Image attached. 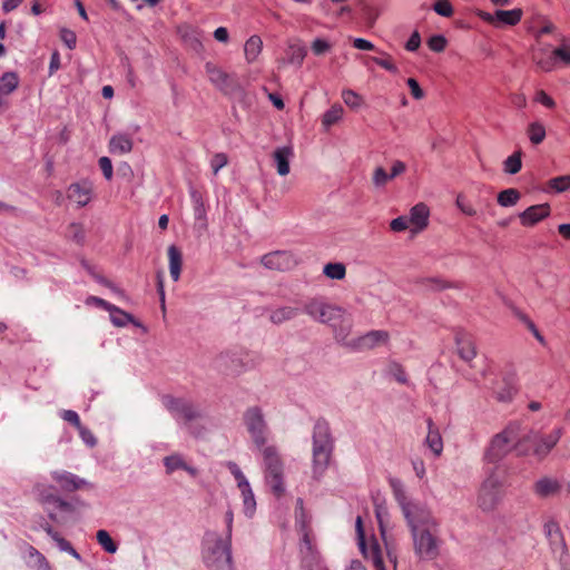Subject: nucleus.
<instances>
[{"mask_svg":"<svg viewBox=\"0 0 570 570\" xmlns=\"http://www.w3.org/2000/svg\"><path fill=\"white\" fill-rule=\"evenodd\" d=\"M391 485L410 529L414 554L422 561L435 560L442 546L439 522L424 504L407 498L399 480H392Z\"/></svg>","mask_w":570,"mask_h":570,"instance_id":"1","label":"nucleus"},{"mask_svg":"<svg viewBox=\"0 0 570 570\" xmlns=\"http://www.w3.org/2000/svg\"><path fill=\"white\" fill-rule=\"evenodd\" d=\"M312 470L313 476L320 479L330 465L335 440L330 423L318 417L313 428Z\"/></svg>","mask_w":570,"mask_h":570,"instance_id":"2","label":"nucleus"},{"mask_svg":"<svg viewBox=\"0 0 570 570\" xmlns=\"http://www.w3.org/2000/svg\"><path fill=\"white\" fill-rule=\"evenodd\" d=\"M203 560L210 570H233L230 540L217 532H206L203 540Z\"/></svg>","mask_w":570,"mask_h":570,"instance_id":"3","label":"nucleus"},{"mask_svg":"<svg viewBox=\"0 0 570 570\" xmlns=\"http://www.w3.org/2000/svg\"><path fill=\"white\" fill-rule=\"evenodd\" d=\"M503 495V481L497 470L492 469L480 484L476 505L485 513L493 512L501 504Z\"/></svg>","mask_w":570,"mask_h":570,"instance_id":"4","label":"nucleus"},{"mask_svg":"<svg viewBox=\"0 0 570 570\" xmlns=\"http://www.w3.org/2000/svg\"><path fill=\"white\" fill-rule=\"evenodd\" d=\"M562 434L563 430L561 428L554 429L550 434L542 438L531 430L520 438L517 444H514V450L518 452V455L525 456L530 454L528 444H533V454L542 459L557 445Z\"/></svg>","mask_w":570,"mask_h":570,"instance_id":"5","label":"nucleus"},{"mask_svg":"<svg viewBox=\"0 0 570 570\" xmlns=\"http://www.w3.org/2000/svg\"><path fill=\"white\" fill-rule=\"evenodd\" d=\"M264 466L265 480L276 497H281L285 492L283 474L284 464L278 454L276 446L268 445L261 448Z\"/></svg>","mask_w":570,"mask_h":570,"instance_id":"6","label":"nucleus"},{"mask_svg":"<svg viewBox=\"0 0 570 570\" xmlns=\"http://www.w3.org/2000/svg\"><path fill=\"white\" fill-rule=\"evenodd\" d=\"M520 432L519 423H510L502 432L494 435L490 446L485 451L484 458L491 463L502 460L510 451L511 443L518 442Z\"/></svg>","mask_w":570,"mask_h":570,"instance_id":"7","label":"nucleus"},{"mask_svg":"<svg viewBox=\"0 0 570 570\" xmlns=\"http://www.w3.org/2000/svg\"><path fill=\"white\" fill-rule=\"evenodd\" d=\"M303 311L314 321L328 325H333V322L345 315L342 307L328 303L324 297L308 299L304 304Z\"/></svg>","mask_w":570,"mask_h":570,"instance_id":"8","label":"nucleus"},{"mask_svg":"<svg viewBox=\"0 0 570 570\" xmlns=\"http://www.w3.org/2000/svg\"><path fill=\"white\" fill-rule=\"evenodd\" d=\"M244 422L254 444L259 449L265 446L268 429L262 410L258 406L247 409Z\"/></svg>","mask_w":570,"mask_h":570,"instance_id":"9","label":"nucleus"},{"mask_svg":"<svg viewBox=\"0 0 570 570\" xmlns=\"http://www.w3.org/2000/svg\"><path fill=\"white\" fill-rule=\"evenodd\" d=\"M163 401L165 407L173 414V416L176 419H183L186 424L203 416L202 412L187 400L167 395Z\"/></svg>","mask_w":570,"mask_h":570,"instance_id":"10","label":"nucleus"},{"mask_svg":"<svg viewBox=\"0 0 570 570\" xmlns=\"http://www.w3.org/2000/svg\"><path fill=\"white\" fill-rule=\"evenodd\" d=\"M389 340L390 334L386 331H370L357 338H352L351 343H348V348L354 351H367L375 348L379 345L386 344Z\"/></svg>","mask_w":570,"mask_h":570,"instance_id":"11","label":"nucleus"},{"mask_svg":"<svg viewBox=\"0 0 570 570\" xmlns=\"http://www.w3.org/2000/svg\"><path fill=\"white\" fill-rule=\"evenodd\" d=\"M261 263L272 271H288L296 265L294 255L288 250H275L264 255Z\"/></svg>","mask_w":570,"mask_h":570,"instance_id":"12","label":"nucleus"},{"mask_svg":"<svg viewBox=\"0 0 570 570\" xmlns=\"http://www.w3.org/2000/svg\"><path fill=\"white\" fill-rule=\"evenodd\" d=\"M479 17L495 27L515 26L522 17L521 9L497 10L494 14L480 11Z\"/></svg>","mask_w":570,"mask_h":570,"instance_id":"13","label":"nucleus"},{"mask_svg":"<svg viewBox=\"0 0 570 570\" xmlns=\"http://www.w3.org/2000/svg\"><path fill=\"white\" fill-rule=\"evenodd\" d=\"M51 476L59 484L60 489L66 492H73L83 488H92L91 483L68 471H55L51 473Z\"/></svg>","mask_w":570,"mask_h":570,"instance_id":"14","label":"nucleus"},{"mask_svg":"<svg viewBox=\"0 0 570 570\" xmlns=\"http://www.w3.org/2000/svg\"><path fill=\"white\" fill-rule=\"evenodd\" d=\"M206 72L208 75L209 81L216 86L219 90L224 91V94H230L229 90L234 87L235 82L232 77L223 71L220 68L215 65L207 62Z\"/></svg>","mask_w":570,"mask_h":570,"instance_id":"15","label":"nucleus"},{"mask_svg":"<svg viewBox=\"0 0 570 570\" xmlns=\"http://www.w3.org/2000/svg\"><path fill=\"white\" fill-rule=\"evenodd\" d=\"M550 215L549 204H539L528 207L519 215L523 226H533Z\"/></svg>","mask_w":570,"mask_h":570,"instance_id":"16","label":"nucleus"},{"mask_svg":"<svg viewBox=\"0 0 570 570\" xmlns=\"http://www.w3.org/2000/svg\"><path fill=\"white\" fill-rule=\"evenodd\" d=\"M293 156L294 151L291 146L278 147L274 150L273 160L279 176H286L289 174V161Z\"/></svg>","mask_w":570,"mask_h":570,"instance_id":"17","label":"nucleus"},{"mask_svg":"<svg viewBox=\"0 0 570 570\" xmlns=\"http://www.w3.org/2000/svg\"><path fill=\"white\" fill-rule=\"evenodd\" d=\"M429 208L425 204L420 203L416 204L412 209L410 210L409 222L410 225H413V232L419 233L426 228L429 224Z\"/></svg>","mask_w":570,"mask_h":570,"instance_id":"18","label":"nucleus"},{"mask_svg":"<svg viewBox=\"0 0 570 570\" xmlns=\"http://www.w3.org/2000/svg\"><path fill=\"white\" fill-rule=\"evenodd\" d=\"M560 490L561 484L559 481L548 476L539 479L533 484V492L539 498H549L556 495L560 492Z\"/></svg>","mask_w":570,"mask_h":570,"instance_id":"19","label":"nucleus"},{"mask_svg":"<svg viewBox=\"0 0 570 570\" xmlns=\"http://www.w3.org/2000/svg\"><path fill=\"white\" fill-rule=\"evenodd\" d=\"M68 198L83 207L90 202L91 187L87 184H71L68 188Z\"/></svg>","mask_w":570,"mask_h":570,"instance_id":"20","label":"nucleus"},{"mask_svg":"<svg viewBox=\"0 0 570 570\" xmlns=\"http://www.w3.org/2000/svg\"><path fill=\"white\" fill-rule=\"evenodd\" d=\"M134 142L129 135L117 134L109 140V151L114 155H124L132 150Z\"/></svg>","mask_w":570,"mask_h":570,"instance_id":"21","label":"nucleus"},{"mask_svg":"<svg viewBox=\"0 0 570 570\" xmlns=\"http://www.w3.org/2000/svg\"><path fill=\"white\" fill-rule=\"evenodd\" d=\"M428 423V435L425 438V444L429 449L434 453V455L439 456L443 451V441L439 430L435 428L431 417L426 420Z\"/></svg>","mask_w":570,"mask_h":570,"instance_id":"22","label":"nucleus"},{"mask_svg":"<svg viewBox=\"0 0 570 570\" xmlns=\"http://www.w3.org/2000/svg\"><path fill=\"white\" fill-rule=\"evenodd\" d=\"M455 344L458 347V353L463 361L471 362L475 357V346L466 335L460 333L456 334Z\"/></svg>","mask_w":570,"mask_h":570,"instance_id":"23","label":"nucleus"},{"mask_svg":"<svg viewBox=\"0 0 570 570\" xmlns=\"http://www.w3.org/2000/svg\"><path fill=\"white\" fill-rule=\"evenodd\" d=\"M168 259H169V272L173 281L177 282L180 277L181 265H183V255L180 249L170 245L168 247Z\"/></svg>","mask_w":570,"mask_h":570,"instance_id":"24","label":"nucleus"},{"mask_svg":"<svg viewBox=\"0 0 570 570\" xmlns=\"http://www.w3.org/2000/svg\"><path fill=\"white\" fill-rule=\"evenodd\" d=\"M548 541L553 557L559 562L567 563L569 561V552L563 534L561 533L557 538L549 539Z\"/></svg>","mask_w":570,"mask_h":570,"instance_id":"25","label":"nucleus"},{"mask_svg":"<svg viewBox=\"0 0 570 570\" xmlns=\"http://www.w3.org/2000/svg\"><path fill=\"white\" fill-rule=\"evenodd\" d=\"M298 313L299 309L297 307L282 306L271 312L269 321L273 324L279 325L284 322L295 318L298 315Z\"/></svg>","mask_w":570,"mask_h":570,"instance_id":"26","label":"nucleus"},{"mask_svg":"<svg viewBox=\"0 0 570 570\" xmlns=\"http://www.w3.org/2000/svg\"><path fill=\"white\" fill-rule=\"evenodd\" d=\"M340 321V324L336 326V325H332L334 326V336H335V340L345 345L346 347H348V343H351L352 340L348 338L350 334H351V331H352V321L350 318H344V316L342 318L338 320Z\"/></svg>","mask_w":570,"mask_h":570,"instance_id":"27","label":"nucleus"},{"mask_svg":"<svg viewBox=\"0 0 570 570\" xmlns=\"http://www.w3.org/2000/svg\"><path fill=\"white\" fill-rule=\"evenodd\" d=\"M361 551L366 559L372 561L376 570H385L382 558V551L377 542L372 543L370 548H367L366 544L364 543V550Z\"/></svg>","mask_w":570,"mask_h":570,"instance_id":"28","label":"nucleus"},{"mask_svg":"<svg viewBox=\"0 0 570 570\" xmlns=\"http://www.w3.org/2000/svg\"><path fill=\"white\" fill-rule=\"evenodd\" d=\"M216 367L226 373H235L240 366V361L228 353H222L215 361Z\"/></svg>","mask_w":570,"mask_h":570,"instance_id":"29","label":"nucleus"},{"mask_svg":"<svg viewBox=\"0 0 570 570\" xmlns=\"http://www.w3.org/2000/svg\"><path fill=\"white\" fill-rule=\"evenodd\" d=\"M262 48H263V41H262L261 37H258V36L249 37V39L245 42V46H244V52H245L246 60L248 62L255 61L256 58L258 57V55L261 53Z\"/></svg>","mask_w":570,"mask_h":570,"instance_id":"30","label":"nucleus"},{"mask_svg":"<svg viewBox=\"0 0 570 570\" xmlns=\"http://www.w3.org/2000/svg\"><path fill=\"white\" fill-rule=\"evenodd\" d=\"M35 492L37 494V500L42 504H53L59 501V495L55 494L52 491V487H48L45 484H37L35 487Z\"/></svg>","mask_w":570,"mask_h":570,"instance_id":"31","label":"nucleus"},{"mask_svg":"<svg viewBox=\"0 0 570 570\" xmlns=\"http://www.w3.org/2000/svg\"><path fill=\"white\" fill-rule=\"evenodd\" d=\"M19 85V78L16 72H4L0 77V92L3 95H10L13 92Z\"/></svg>","mask_w":570,"mask_h":570,"instance_id":"32","label":"nucleus"},{"mask_svg":"<svg viewBox=\"0 0 570 570\" xmlns=\"http://www.w3.org/2000/svg\"><path fill=\"white\" fill-rule=\"evenodd\" d=\"M110 320L111 323L117 327H124L128 323H132L136 326H140L138 322L134 318V316L121 308L116 306V311L114 313H110Z\"/></svg>","mask_w":570,"mask_h":570,"instance_id":"33","label":"nucleus"},{"mask_svg":"<svg viewBox=\"0 0 570 570\" xmlns=\"http://www.w3.org/2000/svg\"><path fill=\"white\" fill-rule=\"evenodd\" d=\"M287 55H288L289 63L302 66V63L307 55V50L303 45H301L298 42L291 43L288 46Z\"/></svg>","mask_w":570,"mask_h":570,"instance_id":"34","label":"nucleus"},{"mask_svg":"<svg viewBox=\"0 0 570 570\" xmlns=\"http://www.w3.org/2000/svg\"><path fill=\"white\" fill-rule=\"evenodd\" d=\"M521 194L515 188H508L499 193L498 203L503 207L514 206L520 199Z\"/></svg>","mask_w":570,"mask_h":570,"instance_id":"35","label":"nucleus"},{"mask_svg":"<svg viewBox=\"0 0 570 570\" xmlns=\"http://www.w3.org/2000/svg\"><path fill=\"white\" fill-rule=\"evenodd\" d=\"M191 200L194 204V216L195 219L205 222L206 220V208L203 196L196 189L190 191Z\"/></svg>","mask_w":570,"mask_h":570,"instance_id":"36","label":"nucleus"},{"mask_svg":"<svg viewBox=\"0 0 570 570\" xmlns=\"http://www.w3.org/2000/svg\"><path fill=\"white\" fill-rule=\"evenodd\" d=\"M239 490L243 497L245 514L252 517L256 509V501L249 483L246 484V488L239 487Z\"/></svg>","mask_w":570,"mask_h":570,"instance_id":"37","label":"nucleus"},{"mask_svg":"<svg viewBox=\"0 0 570 570\" xmlns=\"http://www.w3.org/2000/svg\"><path fill=\"white\" fill-rule=\"evenodd\" d=\"M362 4V14L368 27H373L381 14V10L365 0H360Z\"/></svg>","mask_w":570,"mask_h":570,"instance_id":"38","label":"nucleus"},{"mask_svg":"<svg viewBox=\"0 0 570 570\" xmlns=\"http://www.w3.org/2000/svg\"><path fill=\"white\" fill-rule=\"evenodd\" d=\"M67 236L77 245L82 246L86 242L85 227L79 223H71L67 229Z\"/></svg>","mask_w":570,"mask_h":570,"instance_id":"39","label":"nucleus"},{"mask_svg":"<svg viewBox=\"0 0 570 570\" xmlns=\"http://www.w3.org/2000/svg\"><path fill=\"white\" fill-rule=\"evenodd\" d=\"M521 156H522V151L518 150L504 160L503 169L507 174L514 175L521 170V167H522Z\"/></svg>","mask_w":570,"mask_h":570,"instance_id":"40","label":"nucleus"},{"mask_svg":"<svg viewBox=\"0 0 570 570\" xmlns=\"http://www.w3.org/2000/svg\"><path fill=\"white\" fill-rule=\"evenodd\" d=\"M343 107L341 105L332 106L322 118V125L327 129L336 124L343 116Z\"/></svg>","mask_w":570,"mask_h":570,"instance_id":"41","label":"nucleus"},{"mask_svg":"<svg viewBox=\"0 0 570 570\" xmlns=\"http://www.w3.org/2000/svg\"><path fill=\"white\" fill-rule=\"evenodd\" d=\"M323 273L331 279H343L346 275V268L343 263H328L324 266Z\"/></svg>","mask_w":570,"mask_h":570,"instance_id":"42","label":"nucleus"},{"mask_svg":"<svg viewBox=\"0 0 570 570\" xmlns=\"http://www.w3.org/2000/svg\"><path fill=\"white\" fill-rule=\"evenodd\" d=\"M528 136L532 144H541L546 138L544 126L539 121L531 122L528 127Z\"/></svg>","mask_w":570,"mask_h":570,"instance_id":"43","label":"nucleus"},{"mask_svg":"<svg viewBox=\"0 0 570 570\" xmlns=\"http://www.w3.org/2000/svg\"><path fill=\"white\" fill-rule=\"evenodd\" d=\"M98 543L104 548L108 553H116L118 547L106 530H98L96 534Z\"/></svg>","mask_w":570,"mask_h":570,"instance_id":"44","label":"nucleus"},{"mask_svg":"<svg viewBox=\"0 0 570 570\" xmlns=\"http://www.w3.org/2000/svg\"><path fill=\"white\" fill-rule=\"evenodd\" d=\"M533 60L537 63V66L542 71H546V72L553 70V68L557 65V59L553 55V51L547 56H543V55L539 56L538 53H534Z\"/></svg>","mask_w":570,"mask_h":570,"instance_id":"45","label":"nucleus"},{"mask_svg":"<svg viewBox=\"0 0 570 570\" xmlns=\"http://www.w3.org/2000/svg\"><path fill=\"white\" fill-rule=\"evenodd\" d=\"M342 98L345 105L352 109H357L363 104L362 97L351 89L343 90Z\"/></svg>","mask_w":570,"mask_h":570,"instance_id":"46","label":"nucleus"},{"mask_svg":"<svg viewBox=\"0 0 570 570\" xmlns=\"http://www.w3.org/2000/svg\"><path fill=\"white\" fill-rule=\"evenodd\" d=\"M164 464L166 468V472L170 474L175 470L183 469L185 466V461L179 454H173L164 459Z\"/></svg>","mask_w":570,"mask_h":570,"instance_id":"47","label":"nucleus"},{"mask_svg":"<svg viewBox=\"0 0 570 570\" xmlns=\"http://www.w3.org/2000/svg\"><path fill=\"white\" fill-rule=\"evenodd\" d=\"M311 49L315 56H323L331 51L332 45L326 39L316 38L312 41Z\"/></svg>","mask_w":570,"mask_h":570,"instance_id":"48","label":"nucleus"},{"mask_svg":"<svg viewBox=\"0 0 570 570\" xmlns=\"http://www.w3.org/2000/svg\"><path fill=\"white\" fill-rule=\"evenodd\" d=\"M390 174L383 167H376L373 173L372 181L376 188L384 187L391 180Z\"/></svg>","mask_w":570,"mask_h":570,"instance_id":"49","label":"nucleus"},{"mask_svg":"<svg viewBox=\"0 0 570 570\" xmlns=\"http://www.w3.org/2000/svg\"><path fill=\"white\" fill-rule=\"evenodd\" d=\"M515 393L517 389L512 384L505 383L502 389L495 391V397L500 402H509L513 399Z\"/></svg>","mask_w":570,"mask_h":570,"instance_id":"50","label":"nucleus"},{"mask_svg":"<svg viewBox=\"0 0 570 570\" xmlns=\"http://www.w3.org/2000/svg\"><path fill=\"white\" fill-rule=\"evenodd\" d=\"M382 55L384 56V58L372 57V61L390 72L397 73L399 69L393 63L391 56L386 52H382Z\"/></svg>","mask_w":570,"mask_h":570,"instance_id":"51","label":"nucleus"},{"mask_svg":"<svg viewBox=\"0 0 570 570\" xmlns=\"http://www.w3.org/2000/svg\"><path fill=\"white\" fill-rule=\"evenodd\" d=\"M550 188L558 193L564 191L570 188V176H559L549 180Z\"/></svg>","mask_w":570,"mask_h":570,"instance_id":"52","label":"nucleus"},{"mask_svg":"<svg viewBox=\"0 0 570 570\" xmlns=\"http://www.w3.org/2000/svg\"><path fill=\"white\" fill-rule=\"evenodd\" d=\"M543 533H544L546 538L549 540V539L557 538L558 535H560L562 533V531L556 520L549 519L543 524Z\"/></svg>","mask_w":570,"mask_h":570,"instance_id":"53","label":"nucleus"},{"mask_svg":"<svg viewBox=\"0 0 570 570\" xmlns=\"http://www.w3.org/2000/svg\"><path fill=\"white\" fill-rule=\"evenodd\" d=\"M226 466L229 470V472L234 475V478L236 479L237 487L238 488L239 487H245L246 488V484L249 483V482L247 481V479L243 474V472L239 469V466L235 462H233V461H228L226 463Z\"/></svg>","mask_w":570,"mask_h":570,"instance_id":"54","label":"nucleus"},{"mask_svg":"<svg viewBox=\"0 0 570 570\" xmlns=\"http://www.w3.org/2000/svg\"><path fill=\"white\" fill-rule=\"evenodd\" d=\"M433 10L442 17H451L453 14V7L449 0H438L433 4Z\"/></svg>","mask_w":570,"mask_h":570,"instance_id":"55","label":"nucleus"},{"mask_svg":"<svg viewBox=\"0 0 570 570\" xmlns=\"http://www.w3.org/2000/svg\"><path fill=\"white\" fill-rule=\"evenodd\" d=\"M428 46L434 52H442L446 47V39L442 35L432 36L428 41Z\"/></svg>","mask_w":570,"mask_h":570,"instance_id":"56","label":"nucleus"},{"mask_svg":"<svg viewBox=\"0 0 570 570\" xmlns=\"http://www.w3.org/2000/svg\"><path fill=\"white\" fill-rule=\"evenodd\" d=\"M29 556L31 558H36L38 570H51L46 557L42 553H40L36 548L29 547Z\"/></svg>","mask_w":570,"mask_h":570,"instance_id":"57","label":"nucleus"},{"mask_svg":"<svg viewBox=\"0 0 570 570\" xmlns=\"http://www.w3.org/2000/svg\"><path fill=\"white\" fill-rule=\"evenodd\" d=\"M553 55L557 61H560L566 66L570 65V47L564 45L560 46L553 50Z\"/></svg>","mask_w":570,"mask_h":570,"instance_id":"58","label":"nucleus"},{"mask_svg":"<svg viewBox=\"0 0 570 570\" xmlns=\"http://www.w3.org/2000/svg\"><path fill=\"white\" fill-rule=\"evenodd\" d=\"M390 372L399 383L405 384L407 382L406 373L400 363L393 362L390 365Z\"/></svg>","mask_w":570,"mask_h":570,"instance_id":"59","label":"nucleus"},{"mask_svg":"<svg viewBox=\"0 0 570 570\" xmlns=\"http://www.w3.org/2000/svg\"><path fill=\"white\" fill-rule=\"evenodd\" d=\"M60 39L69 49H73L76 47L77 36L72 30L62 28L60 30Z\"/></svg>","mask_w":570,"mask_h":570,"instance_id":"60","label":"nucleus"},{"mask_svg":"<svg viewBox=\"0 0 570 570\" xmlns=\"http://www.w3.org/2000/svg\"><path fill=\"white\" fill-rule=\"evenodd\" d=\"M228 158L225 154L218 153L215 154L210 160V166L214 175H217L220 168L227 165Z\"/></svg>","mask_w":570,"mask_h":570,"instance_id":"61","label":"nucleus"},{"mask_svg":"<svg viewBox=\"0 0 570 570\" xmlns=\"http://www.w3.org/2000/svg\"><path fill=\"white\" fill-rule=\"evenodd\" d=\"M456 206L460 208V210L468 215V216H475L476 210L473 208V206L465 199L464 196L459 195L456 198Z\"/></svg>","mask_w":570,"mask_h":570,"instance_id":"62","label":"nucleus"},{"mask_svg":"<svg viewBox=\"0 0 570 570\" xmlns=\"http://www.w3.org/2000/svg\"><path fill=\"white\" fill-rule=\"evenodd\" d=\"M61 417L70 423L71 425H73L77 430L80 429L82 426L81 422H80V417L79 415L77 414V412L72 411V410H65L62 411L61 413Z\"/></svg>","mask_w":570,"mask_h":570,"instance_id":"63","label":"nucleus"},{"mask_svg":"<svg viewBox=\"0 0 570 570\" xmlns=\"http://www.w3.org/2000/svg\"><path fill=\"white\" fill-rule=\"evenodd\" d=\"M410 225L407 216H400L397 218H394L390 223V227L393 232H403Z\"/></svg>","mask_w":570,"mask_h":570,"instance_id":"64","label":"nucleus"}]
</instances>
